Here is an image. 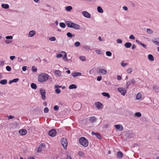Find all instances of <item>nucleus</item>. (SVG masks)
<instances>
[{
    "label": "nucleus",
    "instance_id": "79ce46f5",
    "mask_svg": "<svg viewBox=\"0 0 159 159\" xmlns=\"http://www.w3.org/2000/svg\"><path fill=\"white\" fill-rule=\"evenodd\" d=\"M106 54L107 56L110 57L111 56L112 53L110 51H107L106 52Z\"/></svg>",
    "mask_w": 159,
    "mask_h": 159
},
{
    "label": "nucleus",
    "instance_id": "49530a36",
    "mask_svg": "<svg viewBox=\"0 0 159 159\" xmlns=\"http://www.w3.org/2000/svg\"><path fill=\"white\" fill-rule=\"evenodd\" d=\"M53 109L55 111H58L59 109V108L57 105H55L53 107Z\"/></svg>",
    "mask_w": 159,
    "mask_h": 159
},
{
    "label": "nucleus",
    "instance_id": "774afa93",
    "mask_svg": "<svg viewBox=\"0 0 159 159\" xmlns=\"http://www.w3.org/2000/svg\"><path fill=\"white\" fill-rule=\"evenodd\" d=\"M4 64V62L3 61H0V66H3Z\"/></svg>",
    "mask_w": 159,
    "mask_h": 159
},
{
    "label": "nucleus",
    "instance_id": "bf43d9fd",
    "mask_svg": "<svg viewBox=\"0 0 159 159\" xmlns=\"http://www.w3.org/2000/svg\"><path fill=\"white\" fill-rule=\"evenodd\" d=\"M128 65V64L127 63H121V65L123 67H125L126 66Z\"/></svg>",
    "mask_w": 159,
    "mask_h": 159
},
{
    "label": "nucleus",
    "instance_id": "412c9836",
    "mask_svg": "<svg viewBox=\"0 0 159 159\" xmlns=\"http://www.w3.org/2000/svg\"><path fill=\"white\" fill-rule=\"evenodd\" d=\"M92 135H95L97 138L99 139H100L101 138V135L99 133H95L93 132H92Z\"/></svg>",
    "mask_w": 159,
    "mask_h": 159
},
{
    "label": "nucleus",
    "instance_id": "7c9ffc66",
    "mask_svg": "<svg viewBox=\"0 0 159 159\" xmlns=\"http://www.w3.org/2000/svg\"><path fill=\"white\" fill-rule=\"evenodd\" d=\"M95 51L96 52L97 54H102V52L101 50L99 49H95Z\"/></svg>",
    "mask_w": 159,
    "mask_h": 159
},
{
    "label": "nucleus",
    "instance_id": "a19ab883",
    "mask_svg": "<svg viewBox=\"0 0 159 159\" xmlns=\"http://www.w3.org/2000/svg\"><path fill=\"white\" fill-rule=\"evenodd\" d=\"M66 35L69 38H72L73 36V35H72V34L70 32H68L66 34Z\"/></svg>",
    "mask_w": 159,
    "mask_h": 159
},
{
    "label": "nucleus",
    "instance_id": "b1692460",
    "mask_svg": "<svg viewBox=\"0 0 159 159\" xmlns=\"http://www.w3.org/2000/svg\"><path fill=\"white\" fill-rule=\"evenodd\" d=\"M2 7L4 9H7L9 8V5L7 4H2L1 5Z\"/></svg>",
    "mask_w": 159,
    "mask_h": 159
},
{
    "label": "nucleus",
    "instance_id": "69168bd1",
    "mask_svg": "<svg viewBox=\"0 0 159 159\" xmlns=\"http://www.w3.org/2000/svg\"><path fill=\"white\" fill-rule=\"evenodd\" d=\"M27 69L26 66H23L22 68V69L24 71H25Z\"/></svg>",
    "mask_w": 159,
    "mask_h": 159
},
{
    "label": "nucleus",
    "instance_id": "5701e85b",
    "mask_svg": "<svg viewBox=\"0 0 159 159\" xmlns=\"http://www.w3.org/2000/svg\"><path fill=\"white\" fill-rule=\"evenodd\" d=\"M77 88L76 85L75 84H72L70 85L69 87V89H76Z\"/></svg>",
    "mask_w": 159,
    "mask_h": 159
},
{
    "label": "nucleus",
    "instance_id": "13d9d810",
    "mask_svg": "<svg viewBox=\"0 0 159 159\" xmlns=\"http://www.w3.org/2000/svg\"><path fill=\"white\" fill-rule=\"evenodd\" d=\"M62 87L61 86H59L57 85H56L55 86V89H59V88H60Z\"/></svg>",
    "mask_w": 159,
    "mask_h": 159
},
{
    "label": "nucleus",
    "instance_id": "a211bd4d",
    "mask_svg": "<svg viewBox=\"0 0 159 159\" xmlns=\"http://www.w3.org/2000/svg\"><path fill=\"white\" fill-rule=\"evenodd\" d=\"M36 34V32L35 31L32 30L30 31L29 33V37H32Z\"/></svg>",
    "mask_w": 159,
    "mask_h": 159
},
{
    "label": "nucleus",
    "instance_id": "dca6fc26",
    "mask_svg": "<svg viewBox=\"0 0 159 159\" xmlns=\"http://www.w3.org/2000/svg\"><path fill=\"white\" fill-rule=\"evenodd\" d=\"M96 107L98 109H102L103 107L102 104L100 102H98L95 104Z\"/></svg>",
    "mask_w": 159,
    "mask_h": 159
},
{
    "label": "nucleus",
    "instance_id": "bb28decb",
    "mask_svg": "<svg viewBox=\"0 0 159 159\" xmlns=\"http://www.w3.org/2000/svg\"><path fill=\"white\" fill-rule=\"evenodd\" d=\"M97 9L98 12L101 13H102L103 12V10L101 7L98 6L97 7Z\"/></svg>",
    "mask_w": 159,
    "mask_h": 159
},
{
    "label": "nucleus",
    "instance_id": "f8f14e48",
    "mask_svg": "<svg viewBox=\"0 0 159 159\" xmlns=\"http://www.w3.org/2000/svg\"><path fill=\"white\" fill-rule=\"evenodd\" d=\"M19 133L21 135H25L27 133V131L25 129H22L19 130Z\"/></svg>",
    "mask_w": 159,
    "mask_h": 159
},
{
    "label": "nucleus",
    "instance_id": "f257e3e1",
    "mask_svg": "<svg viewBox=\"0 0 159 159\" xmlns=\"http://www.w3.org/2000/svg\"><path fill=\"white\" fill-rule=\"evenodd\" d=\"M48 75L45 73H42L39 74L38 77V81L40 82L46 81L48 79Z\"/></svg>",
    "mask_w": 159,
    "mask_h": 159
},
{
    "label": "nucleus",
    "instance_id": "864d4df0",
    "mask_svg": "<svg viewBox=\"0 0 159 159\" xmlns=\"http://www.w3.org/2000/svg\"><path fill=\"white\" fill-rule=\"evenodd\" d=\"M131 84V82L129 81H128L126 83V86L127 88H128L129 85Z\"/></svg>",
    "mask_w": 159,
    "mask_h": 159
},
{
    "label": "nucleus",
    "instance_id": "c9c22d12",
    "mask_svg": "<svg viewBox=\"0 0 159 159\" xmlns=\"http://www.w3.org/2000/svg\"><path fill=\"white\" fill-rule=\"evenodd\" d=\"M146 32L149 34H152L153 33L152 30L151 29H147L146 30Z\"/></svg>",
    "mask_w": 159,
    "mask_h": 159
},
{
    "label": "nucleus",
    "instance_id": "37998d69",
    "mask_svg": "<svg viewBox=\"0 0 159 159\" xmlns=\"http://www.w3.org/2000/svg\"><path fill=\"white\" fill-rule=\"evenodd\" d=\"M13 37L12 36H7L5 37V38L6 39H13Z\"/></svg>",
    "mask_w": 159,
    "mask_h": 159
},
{
    "label": "nucleus",
    "instance_id": "72a5a7b5",
    "mask_svg": "<svg viewBox=\"0 0 159 159\" xmlns=\"http://www.w3.org/2000/svg\"><path fill=\"white\" fill-rule=\"evenodd\" d=\"M141 116V114L140 112H137L135 113L134 116H136L137 117H140Z\"/></svg>",
    "mask_w": 159,
    "mask_h": 159
},
{
    "label": "nucleus",
    "instance_id": "c03bdc74",
    "mask_svg": "<svg viewBox=\"0 0 159 159\" xmlns=\"http://www.w3.org/2000/svg\"><path fill=\"white\" fill-rule=\"evenodd\" d=\"M80 45V43L79 42H76L74 44L75 46L76 47H78Z\"/></svg>",
    "mask_w": 159,
    "mask_h": 159
},
{
    "label": "nucleus",
    "instance_id": "0e129e2a",
    "mask_svg": "<svg viewBox=\"0 0 159 159\" xmlns=\"http://www.w3.org/2000/svg\"><path fill=\"white\" fill-rule=\"evenodd\" d=\"M15 57V56H11L10 57V58L11 60H13Z\"/></svg>",
    "mask_w": 159,
    "mask_h": 159
},
{
    "label": "nucleus",
    "instance_id": "cd10ccee",
    "mask_svg": "<svg viewBox=\"0 0 159 159\" xmlns=\"http://www.w3.org/2000/svg\"><path fill=\"white\" fill-rule=\"evenodd\" d=\"M102 95L104 96L107 97L108 98H110V96L109 94V93H106V92H103L102 93Z\"/></svg>",
    "mask_w": 159,
    "mask_h": 159
},
{
    "label": "nucleus",
    "instance_id": "603ef678",
    "mask_svg": "<svg viewBox=\"0 0 159 159\" xmlns=\"http://www.w3.org/2000/svg\"><path fill=\"white\" fill-rule=\"evenodd\" d=\"M63 55L61 54H57L56 55V57L57 58H60Z\"/></svg>",
    "mask_w": 159,
    "mask_h": 159
},
{
    "label": "nucleus",
    "instance_id": "338daca9",
    "mask_svg": "<svg viewBox=\"0 0 159 159\" xmlns=\"http://www.w3.org/2000/svg\"><path fill=\"white\" fill-rule=\"evenodd\" d=\"M18 61L19 62H21L23 61V59L20 57H18Z\"/></svg>",
    "mask_w": 159,
    "mask_h": 159
},
{
    "label": "nucleus",
    "instance_id": "58836bf2",
    "mask_svg": "<svg viewBox=\"0 0 159 159\" xmlns=\"http://www.w3.org/2000/svg\"><path fill=\"white\" fill-rule=\"evenodd\" d=\"M78 154L79 156H80L81 157H83L84 156V153L82 151H80L78 152Z\"/></svg>",
    "mask_w": 159,
    "mask_h": 159
},
{
    "label": "nucleus",
    "instance_id": "4c0bfd02",
    "mask_svg": "<svg viewBox=\"0 0 159 159\" xmlns=\"http://www.w3.org/2000/svg\"><path fill=\"white\" fill-rule=\"evenodd\" d=\"M80 59L82 61H84L86 60V58L85 56H82L80 57Z\"/></svg>",
    "mask_w": 159,
    "mask_h": 159
},
{
    "label": "nucleus",
    "instance_id": "4d7b16f0",
    "mask_svg": "<svg viewBox=\"0 0 159 159\" xmlns=\"http://www.w3.org/2000/svg\"><path fill=\"white\" fill-rule=\"evenodd\" d=\"M102 79V77L101 76H98L97 78V80L98 81H100Z\"/></svg>",
    "mask_w": 159,
    "mask_h": 159
},
{
    "label": "nucleus",
    "instance_id": "5fc2aeb1",
    "mask_svg": "<svg viewBox=\"0 0 159 159\" xmlns=\"http://www.w3.org/2000/svg\"><path fill=\"white\" fill-rule=\"evenodd\" d=\"M37 69L36 68L33 66L32 67V71L33 72H35L37 71Z\"/></svg>",
    "mask_w": 159,
    "mask_h": 159
},
{
    "label": "nucleus",
    "instance_id": "2eb2a0df",
    "mask_svg": "<svg viewBox=\"0 0 159 159\" xmlns=\"http://www.w3.org/2000/svg\"><path fill=\"white\" fill-rule=\"evenodd\" d=\"M80 103H75L74 104L73 107L75 110H77L80 108Z\"/></svg>",
    "mask_w": 159,
    "mask_h": 159
},
{
    "label": "nucleus",
    "instance_id": "8fccbe9b",
    "mask_svg": "<svg viewBox=\"0 0 159 159\" xmlns=\"http://www.w3.org/2000/svg\"><path fill=\"white\" fill-rule=\"evenodd\" d=\"M49 111V109L48 108L46 107H45L44 109V111L45 113H47Z\"/></svg>",
    "mask_w": 159,
    "mask_h": 159
},
{
    "label": "nucleus",
    "instance_id": "9d476101",
    "mask_svg": "<svg viewBox=\"0 0 159 159\" xmlns=\"http://www.w3.org/2000/svg\"><path fill=\"white\" fill-rule=\"evenodd\" d=\"M98 73L101 75H105L107 73V71L105 69H101L99 70Z\"/></svg>",
    "mask_w": 159,
    "mask_h": 159
},
{
    "label": "nucleus",
    "instance_id": "680f3d73",
    "mask_svg": "<svg viewBox=\"0 0 159 159\" xmlns=\"http://www.w3.org/2000/svg\"><path fill=\"white\" fill-rule=\"evenodd\" d=\"M122 8L125 11H127L128 10V8L126 6H123Z\"/></svg>",
    "mask_w": 159,
    "mask_h": 159
},
{
    "label": "nucleus",
    "instance_id": "ddd939ff",
    "mask_svg": "<svg viewBox=\"0 0 159 159\" xmlns=\"http://www.w3.org/2000/svg\"><path fill=\"white\" fill-rule=\"evenodd\" d=\"M55 75L57 77H60L61 76V71L56 70L54 72Z\"/></svg>",
    "mask_w": 159,
    "mask_h": 159
},
{
    "label": "nucleus",
    "instance_id": "9b49d317",
    "mask_svg": "<svg viewBox=\"0 0 159 159\" xmlns=\"http://www.w3.org/2000/svg\"><path fill=\"white\" fill-rule=\"evenodd\" d=\"M116 129L118 131H121L123 130V126L121 125H115Z\"/></svg>",
    "mask_w": 159,
    "mask_h": 159
},
{
    "label": "nucleus",
    "instance_id": "de8ad7c7",
    "mask_svg": "<svg viewBox=\"0 0 159 159\" xmlns=\"http://www.w3.org/2000/svg\"><path fill=\"white\" fill-rule=\"evenodd\" d=\"M55 92L57 94H59L61 93V91L60 89H56L55 90Z\"/></svg>",
    "mask_w": 159,
    "mask_h": 159
},
{
    "label": "nucleus",
    "instance_id": "393cba45",
    "mask_svg": "<svg viewBox=\"0 0 159 159\" xmlns=\"http://www.w3.org/2000/svg\"><path fill=\"white\" fill-rule=\"evenodd\" d=\"M132 46V44L129 42H127L125 44V46L126 48H129Z\"/></svg>",
    "mask_w": 159,
    "mask_h": 159
},
{
    "label": "nucleus",
    "instance_id": "09e8293b",
    "mask_svg": "<svg viewBox=\"0 0 159 159\" xmlns=\"http://www.w3.org/2000/svg\"><path fill=\"white\" fill-rule=\"evenodd\" d=\"M6 69L7 71H10L11 70V68L9 66H7L6 67Z\"/></svg>",
    "mask_w": 159,
    "mask_h": 159
},
{
    "label": "nucleus",
    "instance_id": "6ab92c4d",
    "mask_svg": "<svg viewBox=\"0 0 159 159\" xmlns=\"http://www.w3.org/2000/svg\"><path fill=\"white\" fill-rule=\"evenodd\" d=\"M153 43L157 46H159V38L152 40Z\"/></svg>",
    "mask_w": 159,
    "mask_h": 159
},
{
    "label": "nucleus",
    "instance_id": "c85d7f7f",
    "mask_svg": "<svg viewBox=\"0 0 159 159\" xmlns=\"http://www.w3.org/2000/svg\"><path fill=\"white\" fill-rule=\"evenodd\" d=\"M65 9L66 11L69 12L72 9V7L71 6H67L65 7Z\"/></svg>",
    "mask_w": 159,
    "mask_h": 159
},
{
    "label": "nucleus",
    "instance_id": "1a4fd4ad",
    "mask_svg": "<svg viewBox=\"0 0 159 159\" xmlns=\"http://www.w3.org/2000/svg\"><path fill=\"white\" fill-rule=\"evenodd\" d=\"M82 14L84 17L87 18H89L91 17L90 14L87 11H83Z\"/></svg>",
    "mask_w": 159,
    "mask_h": 159
},
{
    "label": "nucleus",
    "instance_id": "473e14b6",
    "mask_svg": "<svg viewBox=\"0 0 159 159\" xmlns=\"http://www.w3.org/2000/svg\"><path fill=\"white\" fill-rule=\"evenodd\" d=\"M31 87L32 89H35L37 88V86L36 84L34 83H32L31 84Z\"/></svg>",
    "mask_w": 159,
    "mask_h": 159
},
{
    "label": "nucleus",
    "instance_id": "e433bc0d",
    "mask_svg": "<svg viewBox=\"0 0 159 159\" xmlns=\"http://www.w3.org/2000/svg\"><path fill=\"white\" fill-rule=\"evenodd\" d=\"M60 26L62 28H65L66 27V25L64 23L61 22L59 23Z\"/></svg>",
    "mask_w": 159,
    "mask_h": 159
},
{
    "label": "nucleus",
    "instance_id": "e2e57ef3",
    "mask_svg": "<svg viewBox=\"0 0 159 159\" xmlns=\"http://www.w3.org/2000/svg\"><path fill=\"white\" fill-rule=\"evenodd\" d=\"M136 42H137V43L139 44L140 45H141V46H142V43H142L141 42L139 41V40H136Z\"/></svg>",
    "mask_w": 159,
    "mask_h": 159
},
{
    "label": "nucleus",
    "instance_id": "0eeeda50",
    "mask_svg": "<svg viewBox=\"0 0 159 159\" xmlns=\"http://www.w3.org/2000/svg\"><path fill=\"white\" fill-rule=\"evenodd\" d=\"M40 93L41 95V98L43 100H45L46 99V92L45 90L43 89H41L40 90Z\"/></svg>",
    "mask_w": 159,
    "mask_h": 159
},
{
    "label": "nucleus",
    "instance_id": "7ed1b4c3",
    "mask_svg": "<svg viewBox=\"0 0 159 159\" xmlns=\"http://www.w3.org/2000/svg\"><path fill=\"white\" fill-rule=\"evenodd\" d=\"M80 144L82 146L86 147L89 144V142L87 139L84 137H82L79 139Z\"/></svg>",
    "mask_w": 159,
    "mask_h": 159
},
{
    "label": "nucleus",
    "instance_id": "423d86ee",
    "mask_svg": "<svg viewBox=\"0 0 159 159\" xmlns=\"http://www.w3.org/2000/svg\"><path fill=\"white\" fill-rule=\"evenodd\" d=\"M45 149V145L44 143H41L38 147L37 152H39L42 151L44 150Z\"/></svg>",
    "mask_w": 159,
    "mask_h": 159
},
{
    "label": "nucleus",
    "instance_id": "aec40b11",
    "mask_svg": "<svg viewBox=\"0 0 159 159\" xmlns=\"http://www.w3.org/2000/svg\"><path fill=\"white\" fill-rule=\"evenodd\" d=\"M123 154L122 152L121 151H119L117 154V156L118 158H121L122 157Z\"/></svg>",
    "mask_w": 159,
    "mask_h": 159
},
{
    "label": "nucleus",
    "instance_id": "4468645a",
    "mask_svg": "<svg viewBox=\"0 0 159 159\" xmlns=\"http://www.w3.org/2000/svg\"><path fill=\"white\" fill-rule=\"evenodd\" d=\"M71 75L73 77H75L77 76H81L82 74L79 72H75L72 73Z\"/></svg>",
    "mask_w": 159,
    "mask_h": 159
},
{
    "label": "nucleus",
    "instance_id": "6e6552de",
    "mask_svg": "<svg viewBox=\"0 0 159 159\" xmlns=\"http://www.w3.org/2000/svg\"><path fill=\"white\" fill-rule=\"evenodd\" d=\"M57 134L56 130L54 129H51L49 131L48 134L49 135L52 137H54Z\"/></svg>",
    "mask_w": 159,
    "mask_h": 159
},
{
    "label": "nucleus",
    "instance_id": "f03ea898",
    "mask_svg": "<svg viewBox=\"0 0 159 159\" xmlns=\"http://www.w3.org/2000/svg\"><path fill=\"white\" fill-rule=\"evenodd\" d=\"M66 23L67 26L69 28H72L74 29L77 30H79L80 28V25L69 21H66Z\"/></svg>",
    "mask_w": 159,
    "mask_h": 159
},
{
    "label": "nucleus",
    "instance_id": "39448f33",
    "mask_svg": "<svg viewBox=\"0 0 159 159\" xmlns=\"http://www.w3.org/2000/svg\"><path fill=\"white\" fill-rule=\"evenodd\" d=\"M61 143L65 149H66L68 143L66 139L62 138L61 139Z\"/></svg>",
    "mask_w": 159,
    "mask_h": 159
},
{
    "label": "nucleus",
    "instance_id": "20e7f679",
    "mask_svg": "<svg viewBox=\"0 0 159 159\" xmlns=\"http://www.w3.org/2000/svg\"><path fill=\"white\" fill-rule=\"evenodd\" d=\"M118 91L123 96L125 95L127 92L126 89L124 88L119 87L117 89Z\"/></svg>",
    "mask_w": 159,
    "mask_h": 159
},
{
    "label": "nucleus",
    "instance_id": "f704fd0d",
    "mask_svg": "<svg viewBox=\"0 0 159 159\" xmlns=\"http://www.w3.org/2000/svg\"><path fill=\"white\" fill-rule=\"evenodd\" d=\"M133 71V69L131 68H129L127 70V73L128 74H131Z\"/></svg>",
    "mask_w": 159,
    "mask_h": 159
},
{
    "label": "nucleus",
    "instance_id": "f3484780",
    "mask_svg": "<svg viewBox=\"0 0 159 159\" xmlns=\"http://www.w3.org/2000/svg\"><path fill=\"white\" fill-rule=\"evenodd\" d=\"M61 53L63 55V57L62 59L66 61H68V59L67 58V54L66 52L64 51H62Z\"/></svg>",
    "mask_w": 159,
    "mask_h": 159
},
{
    "label": "nucleus",
    "instance_id": "3c124183",
    "mask_svg": "<svg viewBox=\"0 0 159 159\" xmlns=\"http://www.w3.org/2000/svg\"><path fill=\"white\" fill-rule=\"evenodd\" d=\"M129 39H134L135 38L133 34H131L130 35L129 37Z\"/></svg>",
    "mask_w": 159,
    "mask_h": 159
},
{
    "label": "nucleus",
    "instance_id": "2f4dec72",
    "mask_svg": "<svg viewBox=\"0 0 159 159\" xmlns=\"http://www.w3.org/2000/svg\"><path fill=\"white\" fill-rule=\"evenodd\" d=\"M96 119L95 117L94 116L91 117L90 118V121L91 122H93L96 120Z\"/></svg>",
    "mask_w": 159,
    "mask_h": 159
},
{
    "label": "nucleus",
    "instance_id": "6e6d98bb",
    "mask_svg": "<svg viewBox=\"0 0 159 159\" xmlns=\"http://www.w3.org/2000/svg\"><path fill=\"white\" fill-rule=\"evenodd\" d=\"M12 80L13 82L16 83L19 80V79L18 78H16L13 79Z\"/></svg>",
    "mask_w": 159,
    "mask_h": 159
},
{
    "label": "nucleus",
    "instance_id": "c756f323",
    "mask_svg": "<svg viewBox=\"0 0 159 159\" xmlns=\"http://www.w3.org/2000/svg\"><path fill=\"white\" fill-rule=\"evenodd\" d=\"M7 83V81L6 80H3L0 81V84L2 85H5Z\"/></svg>",
    "mask_w": 159,
    "mask_h": 159
},
{
    "label": "nucleus",
    "instance_id": "052dcab7",
    "mask_svg": "<svg viewBox=\"0 0 159 159\" xmlns=\"http://www.w3.org/2000/svg\"><path fill=\"white\" fill-rule=\"evenodd\" d=\"M117 42L118 43H122V41L120 39H117Z\"/></svg>",
    "mask_w": 159,
    "mask_h": 159
},
{
    "label": "nucleus",
    "instance_id": "4be33fe9",
    "mask_svg": "<svg viewBox=\"0 0 159 159\" xmlns=\"http://www.w3.org/2000/svg\"><path fill=\"white\" fill-rule=\"evenodd\" d=\"M142 97V95L140 93H138L136 96V99L137 100H139Z\"/></svg>",
    "mask_w": 159,
    "mask_h": 159
},
{
    "label": "nucleus",
    "instance_id": "a18cd8bd",
    "mask_svg": "<svg viewBox=\"0 0 159 159\" xmlns=\"http://www.w3.org/2000/svg\"><path fill=\"white\" fill-rule=\"evenodd\" d=\"M5 42L6 44H9L11 43L12 42V41L11 40L7 39L5 40Z\"/></svg>",
    "mask_w": 159,
    "mask_h": 159
},
{
    "label": "nucleus",
    "instance_id": "a878e982",
    "mask_svg": "<svg viewBox=\"0 0 159 159\" xmlns=\"http://www.w3.org/2000/svg\"><path fill=\"white\" fill-rule=\"evenodd\" d=\"M148 60L150 61H153L154 60V58L153 57L152 54H149L148 55Z\"/></svg>",
    "mask_w": 159,
    "mask_h": 159
},
{
    "label": "nucleus",
    "instance_id": "ea45409f",
    "mask_svg": "<svg viewBox=\"0 0 159 159\" xmlns=\"http://www.w3.org/2000/svg\"><path fill=\"white\" fill-rule=\"evenodd\" d=\"M56 39L54 37H52L49 38V40L51 41H54L56 40Z\"/></svg>",
    "mask_w": 159,
    "mask_h": 159
}]
</instances>
